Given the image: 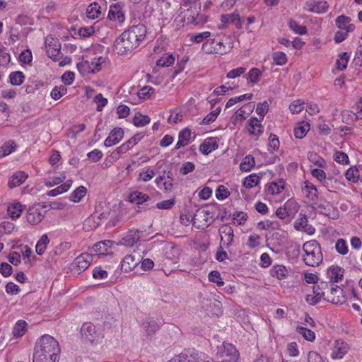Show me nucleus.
Wrapping results in <instances>:
<instances>
[{
  "label": "nucleus",
  "instance_id": "nucleus-44",
  "mask_svg": "<svg viewBox=\"0 0 362 362\" xmlns=\"http://www.w3.org/2000/svg\"><path fill=\"white\" fill-rule=\"evenodd\" d=\"M255 166V160L252 155H247L243 158L240 165L243 172H249Z\"/></svg>",
  "mask_w": 362,
  "mask_h": 362
},
{
  "label": "nucleus",
  "instance_id": "nucleus-14",
  "mask_svg": "<svg viewBox=\"0 0 362 362\" xmlns=\"http://www.w3.org/2000/svg\"><path fill=\"white\" fill-rule=\"evenodd\" d=\"M304 280L310 284H315L313 286V294H325L323 289L329 288L327 282H319L318 276L314 273L304 272Z\"/></svg>",
  "mask_w": 362,
  "mask_h": 362
},
{
  "label": "nucleus",
  "instance_id": "nucleus-60",
  "mask_svg": "<svg viewBox=\"0 0 362 362\" xmlns=\"http://www.w3.org/2000/svg\"><path fill=\"white\" fill-rule=\"evenodd\" d=\"M284 206L291 216L296 214L299 209V205L294 199H288Z\"/></svg>",
  "mask_w": 362,
  "mask_h": 362
},
{
  "label": "nucleus",
  "instance_id": "nucleus-32",
  "mask_svg": "<svg viewBox=\"0 0 362 362\" xmlns=\"http://www.w3.org/2000/svg\"><path fill=\"white\" fill-rule=\"evenodd\" d=\"M192 141V132L188 128H185L179 132L178 141L175 146L177 149L188 145Z\"/></svg>",
  "mask_w": 362,
  "mask_h": 362
},
{
  "label": "nucleus",
  "instance_id": "nucleus-27",
  "mask_svg": "<svg viewBox=\"0 0 362 362\" xmlns=\"http://www.w3.org/2000/svg\"><path fill=\"white\" fill-rule=\"evenodd\" d=\"M351 18L349 16L341 15L335 20L337 27L342 30L352 33L355 30V25L351 23Z\"/></svg>",
  "mask_w": 362,
  "mask_h": 362
},
{
  "label": "nucleus",
  "instance_id": "nucleus-62",
  "mask_svg": "<svg viewBox=\"0 0 362 362\" xmlns=\"http://www.w3.org/2000/svg\"><path fill=\"white\" fill-rule=\"evenodd\" d=\"M221 111V108L218 107L215 110H212L208 115H206L202 119L201 124H210L213 123L219 115Z\"/></svg>",
  "mask_w": 362,
  "mask_h": 362
},
{
  "label": "nucleus",
  "instance_id": "nucleus-35",
  "mask_svg": "<svg viewBox=\"0 0 362 362\" xmlns=\"http://www.w3.org/2000/svg\"><path fill=\"white\" fill-rule=\"evenodd\" d=\"M140 232L139 230H129L122 239L123 245L127 247L134 246L140 239Z\"/></svg>",
  "mask_w": 362,
  "mask_h": 362
},
{
  "label": "nucleus",
  "instance_id": "nucleus-59",
  "mask_svg": "<svg viewBox=\"0 0 362 362\" xmlns=\"http://www.w3.org/2000/svg\"><path fill=\"white\" fill-rule=\"evenodd\" d=\"M248 218L247 214L243 211H235L233 214L232 221L236 226H243Z\"/></svg>",
  "mask_w": 362,
  "mask_h": 362
},
{
  "label": "nucleus",
  "instance_id": "nucleus-39",
  "mask_svg": "<svg viewBox=\"0 0 362 362\" xmlns=\"http://www.w3.org/2000/svg\"><path fill=\"white\" fill-rule=\"evenodd\" d=\"M194 350L188 349L175 356L168 362H193Z\"/></svg>",
  "mask_w": 362,
  "mask_h": 362
},
{
  "label": "nucleus",
  "instance_id": "nucleus-48",
  "mask_svg": "<svg viewBox=\"0 0 362 362\" xmlns=\"http://www.w3.org/2000/svg\"><path fill=\"white\" fill-rule=\"evenodd\" d=\"M151 122V119L148 115L136 112L132 118V123L137 127H144Z\"/></svg>",
  "mask_w": 362,
  "mask_h": 362
},
{
  "label": "nucleus",
  "instance_id": "nucleus-45",
  "mask_svg": "<svg viewBox=\"0 0 362 362\" xmlns=\"http://www.w3.org/2000/svg\"><path fill=\"white\" fill-rule=\"evenodd\" d=\"M221 21L222 23L225 24H240V17L237 11L228 14L222 15L221 17Z\"/></svg>",
  "mask_w": 362,
  "mask_h": 362
},
{
  "label": "nucleus",
  "instance_id": "nucleus-37",
  "mask_svg": "<svg viewBox=\"0 0 362 362\" xmlns=\"http://www.w3.org/2000/svg\"><path fill=\"white\" fill-rule=\"evenodd\" d=\"M270 274L272 277L282 280L287 277L288 272L285 266L282 264H276L270 269Z\"/></svg>",
  "mask_w": 362,
  "mask_h": 362
},
{
  "label": "nucleus",
  "instance_id": "nucleus-23",
  "mask_svg": "<svg viewBox=\"0 0 362 362\" xmlns=\"http://www.w3.org/2000/svg\"><path fill=\"white\" fill-rule=\"evenodd\" d=\"M28 178V174L22 170H17L9 177L8 180V187L13 189L21 185Z\"/></svg>",
  "mask_w": 362,
  "mask_h": 362
},
{
  "label": "nucleus",
  "instance_id": "nucleus-18",
  "mask_svg": "<svg viewBox=\"0 0 362 362\" xmlns=\"http://www.w3.org/2000/svg\"><path fill=\"white\" fill-rule=\"evenodd\" d=\"M219 233L221 235V247H229L233 243L234 232L233 228L228 225L223 224L219 228Z\"/></svg>",
  "mask_w": 362,
  "mask_h": 362
},
{
  "label": "nucleus",
  "instance_id": "nucleus-25",
  "mask_svg": "<svg viewBox=\"0 0 362 362\" xmlns=\"http://www.w3.org/2000/svg\"><path fill=\"white\" fill-rule=\"evenodd\" d=\"M218 147L217 139L208 137L199 145V151L204 155H209Z\"/></svg>",
  "mask_w": 362,
  "mask_h": 362
},
{
  "label": "nucleus",
  "instance_id": "nucleus-51",
  "mask_svg": "<svg viewBox=\"0 0 362 362\" xmlns=\"http://www.w3.org/2000/svg\"><path fill=\"white\" fill-rule=\"evenodd\" d=\"M71 247V243L66 241L62 242L53 248V250L50 252V255L52 256H60L69 250Z\"/></svg>",
  "mask_w": 362,
  "mask_h": 362
},
{
  "label": "nucleus",
  "instance_id": "nucleus-17",
  "mask_svg": "<svg viewBox=\"0 0 362 362\" xmlns=\"http://www.w3.org/2000/svg\"><path fill=\"white\" fill-rule=\"evenodd\" d=\"M329 8V4L326 1L308 0L303 6L306 11L322 14L327 12Z\"/></svg>",
  "mask_w": 362,
  "mask_h": 362
},
{
  "label": "nucleus",
  "instance_id": "nucleus-6",
  "mask_svg": "<svg viewBox=\"0 0 362 362\" xmlns=\"http://www.w3.org/2000/svg\"><path fill=\"white\" fill-rule=\"evenodd\" d=\"M81 334L83 340L93 344L100 343L104 337L103 334L90 322H86L82 325Z\"/></svg>",
  "mask_w": 362,
  "mask_h": 362
},
{
  "label": "nucleus",
  "instance_id": "nucleus-20",
  "mask_svg": "<svg viewBox=\"0 0 362 362\" xmlns=\"http://www.w3.org/2000/svg\"><path fill=\"white\" fill-rule=\"evenodd\" d=\"M262 120L255 117H250L246 125L247 132L254 136L258 138L264 132V127L262 124Z\"/></svg>",
  "mask_w": 362,
  "mask_h": 362
},
{
  "label": "nucleus",
  "instance_id": "nucleus-55",
  "mask_svg": "<svg viewBox=\"0 0 362 362\" xmlns=\"http://www.w3.org/2000/svg\"><path fill=\"white\" fill-rule=\"evenodd\" d=\"M28 324L24 320H18L15 324L13 328V334L16 338L22 337L26 331V327Z\"/></svg>",
  "mask_w": 362,
  "mask_h": 362
},
{
  "label": "nucleus",
  "instance_id": "nucleus-42",
  "mask_svg": "<svg viewBox=\"0 0 362 362\" xmlns=\"http://www.w3.org/2000/svg\"><path fill=\"white\" fill-rule=\"evenodd\" d=\"M310 130V124L308 122H302L298 124L294 128V135L297 139H303L305 136Z\"/></svg>",
  "mask_w": 362,
  "mask_h": 362
},
{
  "label": "nucleus",
  "instance_id": "nucleus-30",
  "mask_svg": "<svg viewBox=\"0 0 362 362\" xmlns=\"http://www.w3.org/2000/svg\"><path fill=\"white\" fill-rule=\"evenodd\" d=\"M25 206L18 202L10 203L7 206V214L11 219H17L21 217Z\"/></svg>",
  "mask_w": 362,
  "mask_h": 362
},
{
  "label": "nucleus",
  "instance_id": "nucleus-54",
  "mask_svg": "<svg viewBox=\"0 0 362 362\" xmlns=\"http://www.w3.org/2000/svg\"><path fill=\"white\" fill-rule=\"evenodd\" d=\"M360 177V173L356 166L350 167L345 173V177L349 182L356 183Z\"/></svg>",
  "mask_w": 362,
  "mask_h": 362
},
{
  "label": "nucleus",
  "instance_id": "nucleus-8",
  "mask_svg": "<svg viewBox=\"0 0 362 362\" xmlns=\"http://www.w3.org/2000/svg\"><path fill=\"white\" fill-rule=\"evenodd\" d=\"M344 269L338 265H332L327 270V274L330 281V290L332 293H342L343 289L334 284L341 281L344 276Z\"/></svg>",
  "mask_w": 362,
  "mask_h": 362
},
{
  "label": "nucleus",
  "instance_id": "nucleus-56",
  "mask_svg": "<svg viewBox=\"0 0 362 362\" xmlns=\"http://www.w3.org/2000/svg\"><path fill=\"white\" fill-rule=\"evenodd\" d=\"M260 182V177L256 174H250L247 176L243 182V187L246 189H250L257 186Z\"/></svg>",
  "mask_w": 362,
  "mask_h": 362
},
{
  "label": "nucleus",
  "instance_id": "nucleus-34",
  "mask_svg": "<svg viewBox=\"0 0 362 362\" xmlns=\"http://www.w3.org/2000/svg\"><path fill=\"white\" fill-rule=\"evenodd\" d=\"M263 75V71L258 68L253 67L250 69L247 74L246 80L248 85L252 86L257 84Z\"/></svg>",
  "mask_w": 362,
  "mask_h": 362
},
{
  "label": "nucleus",
  "instance_id": "nucleus-29",
  "mask_svg": "<svg viewBox=\"0 0 362 362\" xmlns=\"http://www.w3.org/2000/svg\"><path fill=\"white\" fill-rule=\"evenodd\" d=\"M349 349L348 344L343 341L336 340L334 348L331 354V358L333 359H340L347 353Z\"/></svg>",
  "mask_w": 362,
  "mask_h": 362
},
{
  "label": "nucleus",
  "instance_id": "nucleus-10",
  "mask_svg": "<svg viewBox=\"0 0 362 362\" xmlns=\"http://www.w3.org/2000/svg\"><path fill=\"white\" fill-rule=\"evenodd\" d=\"M93 259L92 255L83 252L74 259L71 264V269L76 273L80 274L89 267Z\"/></svg>",
  "mask_w": 362,
  "mask_h": 362
},
{
  "label": "nucleus",
  "instance_id": "nucleus-12",
  "mask_svg": "<svg viewBox=\"0 0 362 362\" xmlns=\"http://www.w3.org/2000/svg\"><path fill=\"white\" fill-rule=\"evenodd\" d=\"M124 5L121 2L113 3L110 6L107 18L119 24H122L126 20Z\"/></svg>",
  "mask_w": 362,
  "mask_h": 362
},
{
  "label": "nucleus",
  "instance_id": "nucleus-19",
  "mask_svg": "<svg viewBox=\"0 0 362 362\" xmlns=\"http://www.w3.org/2000/svg\"><path fill=\"white\" fill-rule=\"evenodd\" d=\"M141 255L138 253L127 255L121 262V269L123 272H129L133 270L140 262Z\"/></svg>",
  "mask_w": 362,
  "mask_h": 362
},
{
  "label": "nucleus",
  "instance_id": "nucleus-50",
  "mask_svg": "<svg viewBox=\"0 0 362 362\" xmlns=\"http://www.w3.org/2000/svg\"><path fill=\"white\" fill-rule=\"evenodd\" d=\"M350 54L346 52H341L339 54L338 59L336 61V67L339 71L344 70L349 63Z\"/></svg>",
  "mask_w": 362,
  "mask_h": 362
},
{
  "label": "nucleus",
  "instance_id": "nucleus-47",
  "mask_svg": "<svg viewBox=\"0 0 362 362\" xmlns=\"http://www.w3.org/2000/svg\"><path fill=\"white\" fill-rule=\"evenodd\" d=\"M86 193L87 189L84 186H79L71 193L69 199L75 203L79 202Z\"/></svg>",
  "mask_w": 362,
  "mask_h": 362
},
{
  "label": "nucleus",
  "instance_id": "nucleus-24",
  "mask_svg": "<svg viewBox=\"0 0 362 362\" xmlns=\"http://www.w3.org/2000/svg\"><path fill=\"white\" fill-rule=\"evenodd\" d=\"M285 185L284 179L273 180L266 185L265 190L268 194L279 195L284 190Z\"/></svg>",
  "mask_w": 362,
  "mask_h": 362
},
{
  "label": "nucleus",
  "instance_id": "nucleus-58",
  "mask_svg": "<svg viewBox=\"0 0 362 362\" xmlns=\"http://www.w3.org/2000/svg\"><path fill=\"white\" fill-rule=\"evenodd\" d=\"M67 93V88L64 85L56 86L50 93V96L55 100L60 99Z\"/></svg>",
  "mask_w": 362,
  "mask_h": 362
},
{
  "label": "nucleus",
  "instance_id": "nucleus-40",
  "mask_svg": "<svg viewBox=\"0 0 362 362\" xmlns=\"http://www.w3.org/2000/svg\"><path fill=\"white\" fill-rule=\"evenodd\" d=\"M128 199L132 203L141 204L148 200V196L141 192L134 191L129 194Z\"/></svg>",
  "mask_w": 362,
  "mask_h": 362
},
{
  "label": "nucleus",
  "instance_id": "nucleus-2",
  "mask_svg": "<svg viewBox=\"0 0 362 362\" xmlns=\"http://www.w3.org/2000/svg\"><path fill=\"white\" fill-rule=\"evenodd\" d=\"M60 352L58 341L45 334L37 341L33 354V362H55Z\"/></svg>",
  "mask_w": 362,
  "mask_h": 362
},
{
  "label": "nucleus",
  "instance_id": "nucleus-7",
  "mask_svg": "<svg viewBox=\"0 0 362 362\" xmlns=\"http://www.w3.org/2000/svg\"><path fill=\"white\" fill-rule=\"evenodd\" d=\"M217 356L221 359V362H238L240 358L235 346L226 342L218 346Z\"/></svg>",
  "mask_w": 362,
  "mask_h": 362
},
{
  "label": "nucleus",
  "instance_id": "nucleus-1",
  "mask_svg": "<svg viewBox=\"0 0 362 362\" xmlns=\"http://www.w3.org/2000/svg\"><path fill=\"white\" fill-rule=\"evenodd\" d=\"M146 35V28L143 24H137L129 27L124 31L115 40L114 47L118 54H127L136 48L144 40Z\"/></svg>",
  "mask_w": 362,
  "mask_h": 362
},
{
  "label": "nucleus",
  "instance_id": "nucleus-31",
  "mask_svg": "<svg viewBox=\"0 0 362 362\" xmlns=\"http://www.w3.org/2000/svg\"><path fill=\"white\" fill-rule=\"evenodd\" d=\"M255 105L252 103H247L244 104L239 108L234 114L233 118L235 120L245 119L254 110Z\"/></svg>",
  "mask_w": 362,
  "mask_h": 362
},
{
  "label": "nucleus",
  "instance_id": "nucleus-33",
  "mask_svg": "<svg viewBox=\"0 0 362 362\" xmlns=\"http://www.w3.org/2000/svg\"><path fill=\"white\" fill-rule=\"evenodd\" d=\"M189 40L192 43L200 44L207 41L209 37H214V34L209 31H203L201 33H193L188 34Z\"/></svg>",
  "mask_w": 362,
  "mask_h": 362
},
{
  "label": "nucleus",
  "instance_id": "nucleus-43",
  "mask_svg": "<svg viewBox=\"0 0 362 362\" xmlns=\"http://www.w3.org/2000/svg\"><path fill=\"white\" fill-rule=\"evenodd\" d=\"M49 243V238H48L47 234H43L35 245V251L36 253L39 255H42L45 253L47 245Z\"/></svg>",
  "mask_w": 362,
  "mask_h": 362
},
{
  "label": "nucleus",
  "instance_id": "nucleus-64",
  "mask_svg": "<svg viewBox=\"0 0 362 362\" xmlns=\"http://www.w3.org/2000/svg\"><path fill=\"white\" fill-rule=\"evenodd\" d=\"M93 277L97 280H103L107 278L108 273L101 266L95 267L92 272Z\"/></svg>",
  "mask_w": 362,
  "mask_h": 362
},
{
  "label": "nucleus",
  "instance_id": "nucleus-38",
  "mask_svg": "<svg viewBox=\"0 0 362 362\" xmlns=\"http://www.w3.org/2000/svg\"><path fill=\"white\" fill-rule=\"evenodd\" d=\"M71 185L72 181L71 180H66L63 184H62L61 185L57 187L56 188L47 192L46 194L49 197H55L69 191Z\"/></svg>",
  "mask_w": 362,
  "mask_h": 362
},
{
  "label": "nucleus",
  "instance_id": "nucleus-28",
  "mask_svg": "<svg viewBox=\"0 0 362 362\" xmlns=\"http://www.w3.org/2000/svg\"><path fill=\"white\" fill-rule=\"evenodd\" d=\"M154 89L149 86H144L137 90H133L132 92V95L136 94V98L134 99L133 103L138 104L140 103L142 100L148 99L151 94L153 93Z\"/></svg>",
  "mask_w": 362,
  "mask_h": 362
},
{
  "label": "nucleus",
  "instance_id": "nucleus-63",
  "mask_svg": "<svg viewBox=\"0 0 362 362\" xmlns=\"http://www.w3.org/2000/svg\"><path fill=\"white\" fill-rule=\"evenodd\" d=\"M304 102L300 99L295 100L290 104L289 110L293 115L298 114L304 110Z\"/></svg>",
  "mask_w": 362,
  "mask_h": 362
},
{
  "label": "nucleus",
  "instance_id": "nucleus-3",
  "mask_svg": "<svg viewBox=\"0 0 362 362\" xmlns=\"http://www.w3.org/2000/svg\"><path fill=\"white\" fill-rule=\"evenodd\" d=\"M233 47V42L228 35L214 34V37H209L207 41L202 45V51L207 54H226Z\"/></svg>",
  "mask_w": 362,
  "mask_h": 362
},
{
  "label": "nucleus",
  "instance_id": "nucleus-22",
  "mask_svg": "<svg viewBox=\"0 0 362 362\" xmlns=\"http://www.w3.org/2000/svg\"><path fill=\"white\" fill-rule=\"evenodd\" d=\"M114 242L110 240L100 241L95 243L93 247V250L98 256L108 255L112 253L111 248Z\"/></svg>",
  "mask_w": 362,
  "mask_h": 362
},
{
  "label": "nucleus",
  "instance_id": "nucleus-41",
  "mask_svg": "<svg viewBox=\"0 0 362 362\" xmlns=\"http://www.w3.org/2000/svg\"><path fill=\"white\" fill-rule=\"evenodd\" d=\"M17 146L14 141L10 140L5 142L0 147V158L6 157L13 152L16 151Z\"/></svg>",
  "mask_w": 362,
  "mask_h": 362
},
{
  "label": "nucleus",
  "instance_id": "nucleus-21",
  "mask_svg": "<svg viewBox=\"0 0 362 362\" xmlns=\"http://www.w3.org/2000/svg\"><path fill=\"white\" fill-rule=\"evenodd\" d=\"M124 130L120 127H115L110 131L104 141V146L110 147L118 144L124 137Z\"/></svg>",
  "mask_w": 362,
  "mask_h": 362
},
{
  "label": "nucleus",
  "instance_id": "nucleus-4",
  "mask_svg": "<svg viewBox=\"0 0 362 362\" xmlns=\"http://www.w3.org/2000/svg\"><path fill=\"white\" fill-rule=\"evenodd\" d=\"M303 261L309 267H317L323 260V255L320 243L315 240L305 242L303 245Z\"/></svg>",
  "mask_w": 362,
  "mask_h": 362
},
{
  "label": "nucleus",
  "instance_id": "nucleus-46",
  "mask_svg": "<svg viewBox=\"0 0 362 362\" xmlns=\"http://www.w3.org/2000/svg\"><path fill=\"white\" fill-rule=\"evenodd\" d=\"M178 55L173 53H165L160 57V67H168L175 64Z\"/></svg>",
  "mask_w": 362,
  "mask_h": 362
},
{
  "label": "nucleus",
  "instance_id": "nucleus-36",
  "mask_svg": "<svg viewBox=\"0 0 362 362\" xmlns=\"http://www.w3.org/2000/svg\"><path fill=\"white\" fill-rule=\"evenodd\" d=\"M311 175L316 178L324 187L329 191H332L329 187V178L327 177V174L322 168H313L311 170Z\"/></svg>",
  "mask_w": 362,
  "mask_h": 362
},
{
  "label": "nucleus",
  "instance_id": "nucleus-5",
  "mask_svg": "<svg viewBox=\"0 0 362 362\" xmlns=\"http://www.w3.org/2000/svg\"><path fill=\"white\" fill-rule=\"evenodd\" d=\"M106 56L95 55L93 57H86V59L77 64L78 69L83 74L98 72L102 69V64L106 61Z\"/></svg>",
  "mask_w": 362,
  "mask_h": 362
},
{
  "label": "nucleus",
  "instance_id": "nucleus-13",
  "mask_svg": "<svg viewBox=\"0 0 362 362\" xmlns=\"http://www.w3.org/2000/svg\"><path fill=\"white\" fill-rule=\"evenodd\" d=\"M45 214V210L43 206L34 205L29 207L26 214V218L31 225H37L42 221Z\"/></svg>",
  "mask_w": 362,
  "mask_h": 362
},
{
  "label": "nucleus",
  "instance_id": "nucleus-26",
  "mask_svg": "<svg viewBox=\"0 0 362 362\" xmlns=\"http://www.w3.org/2000/svg\"><path fill=\"white\" fill-rule=\"evenodd\" d=\"M302 190L305 197L310 202H312L313 204L316 203L318 199V190L313 183L308 180L304 182Z\"/></svg>",
  "mask_w": 362,
  "mask_h": 362
},
{
  "label": "nucleus",
  "instance_id": "nucleus-57",
  "mask_svg": "<svg viewBox=\"0 0 362 362\" xmlns=\"http://www.w3.org/2000/svg\"><path fill=\"white\" fill-rule=\"evenodd\" d=\"M8 78L12 85L20 86L24 82L25 75L22 71H13L10 74Z\"/></svg>",
  "mask_w": 362,
  "mask_h": 362
},
{
  "label": "nucleus",
  "instance_id": "nucleus-15",
  "mask_svg": "<svg viewBox=\"0 0 362 362\" xmlns=\"http://www.w3.org/2000/svg\"><path fill=\"white\" fill-rule=\"evenodd\" d=\"M45 47L47 56L53 61L57 62L60 59L61 55V43L57 39L48 38L46 40Z\"/></svg>",
  "mask_w": 362,
  "mask_h": 362
},
{
  "label": "nucleus",
  "instance_id": "nucleus-11",
  "mask_svg": "<svg viewBox=\"0 0 362 362\" xmlns=\"http://www.w3.org/2000/svg\"><path fill=\"white\" fill-rule=\"evenodd\" d=\"M164 253V264H176L178 263L181 257V248L179 246L173 245L172 243L165 244L163 248Z\"/></svg>",
  "mask_w": 362,
  "mask_h": 362
},
{
  "label": "nucleus",
  "instance_id": "nucleus-61",
  "mask_svg": "<svg viewBox=\"0 0 362 362\" xmlns=\"http://www.w3.org/2000/svg\"><path fill=\"white\" fill-rule=\"evenodd\" d=\"M272 59L274 64L277 66H283L288 62V57L286 54L283 52H274L272 54Z\"/></svg>",
  "mask_w": 362,
  "mask_h": 362
},
{
  "label": "nucleus",
  "instance_id": "nucleus-52",
  "mask_svg": "<svg viewBox=\"0 0 362 362\" xmlns=\"http://www.w3.org/2000/svg\"><path fill=\"white\" fill-rule=\"evenodd\" d=\"M196 13H197L196 9L189 8V9L186 10L183 13V16H182V21L183 23V25H194V22L196 21V18H195Z\"/></svg>",
  "mask_w": 362,
  "mask_h": 362
},
{
  "label": "nucleus",
  "instance_id": "nucleus-9",
  "mask_svg": "<svg viewBox=\"0 0 362 362\" xmlns=\"http://www.w3.org/2000/svg\"><path fill=\"white\" fill-rule=\"evenodd\" d=\"M191 220L194 227L197 229H204L212 222V217L208 211L199 209L193 214V217H191Z\"/></svg>",
  "mask_w": 362,
  "mask_h": 362
},
{
  "label": "nucleus",
  "instance_id": "nucleus-53",
  "mask_svg": "<svg viewBox=\"0 0 362 362\" xmlns=\"http://www.w3.org/2000/svg\"><path fill=\"white\" fill-rule=\"evenodd\" d=\"M252 97H253V95L252 93H245L243 95L233 97L227 101V103L225 105V107L229 108V107L233 106L234 105H235L243 100H250L252 98Z\"/></svg>",
  "mask_w": 362,
  "mask_h": 362
},
{
  "label": "nucleus",
  "instance_id": "nucleus-16",
  "mask_svg": "<svg viewBox=\"0 0 362 362\" xmlns=\"http://www.w3.org/2000/svg\"><path fill=\"white\" fill-rule=\"evenodd\" d=\"M107 10L105 4L100 5L98 2L90 3L86 11L87 18L90 20H95L102 18Z\"/></svg>",
  "mask_w": 362,
  "mask_h": 362
},
{
  "label": "nucleus",
  "instance_id": "nucleus-49",
  "mask_svg": "<svg viewBox=\"0 0 362 362\" xmlns=\"http://www.w3.org/2000/svg\"><path fill=\"white\" fill-rule=\"evenodd\" d=\"M288 25L289 28L296 34L303 35L307 33V28L304 25H301L294 19H290L288 22Z\"/></svg>",
  "mask_w": 362,
  "mask_h": 362
}]
</instances>
